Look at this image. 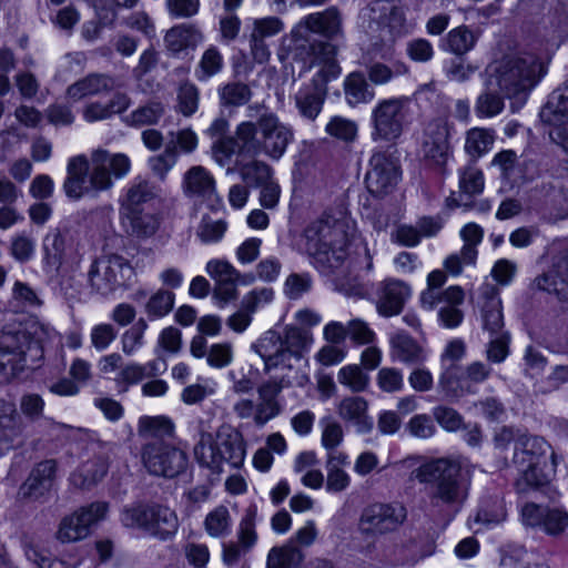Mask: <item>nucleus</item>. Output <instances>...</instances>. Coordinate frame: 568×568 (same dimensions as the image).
<instances>
[{
  "label": "nucleus",
  "mask_w": 568,
  "mask_h": 568,
  "mask_svg": "<svg viewBox=\"0 0 568 568\" xmlns=\"http://www.w3.org/2000/svg\"><path fill=\"white\" fill-rule=\"evenodd\" d=\"M303 235L306 252L322 266L336 268L348 255L356 225L346 206L337 204L311 222Z\"/></svg>",
  "instance_id": "obj_1"
},
{
  "label": "nucleus",
  "mask_w": 568,
  "mask_h": 568,
  "mask_svg": "<svg viewBox=\"0 0 568 568\" xmlns=\"http://www.w3.org/2000/svg\"><path fill=\"white\" fill-rule=\"evenodd\" d=\"M131 170V161L124 153L93 150L90 159L77 155L69 160L63 182L65 195L79 200L90 192L108 191L114 179H123Z\"/></svg>",
  "instance_id": "obj_2"
},
{
  "label": "nucleus",
  "mask_w": 568,
  "mask_h": 568,
  "mask_svg": "<svg viewBox=\"0 0 568 568\" xmlns=\"http://www.w3.org/2000/svg\"><path fill=\"white\" fill-rule=\"evenodd\" d=\"M420 484L429 485V499L434 506L459 509L469 496L471 475L458 459L436 458L415 470Z\"/></svg>",
  "instance_id": "obj_3"
},
{
  "label": "nucleus",
  "mask_w": 568,
  "mask_h": 568,
  "mask_svg": "<svg viewBox=\"0 0 568 568\" xmlns=\"http://www.w3.org/2000/svg\"><path fill=\"white\" fill-rule=\"evenodd\" d=\"M546 72L544 61L532 53L506 55L486 67L484 85L498 89L507 99L524 100Z\"/></svg>",
  "instance_id": "obj_4"
},
{
  "label": "nucleus",
  "mask_w": 568,
  "mask_h": 568,
  "mask_svg": "<svg viewBox=\"0 0 568 568\" xmlns=\"http://www.w3.org/2000/svg\"><path fill=\"white\" fill-rule=\"evenodd\" d=\"M51 329L36 318H30L0 336V383L9 382L27 366L42 356V342Z\"/></svg>",
  "instance_id": "obj_5"
},
{
  "label": "nucleus",
  "mask_w": 568,
  "mask_h": 568,
  "mask_svg": "<svg viewBox=\"0 0 568 568\" xmlns=\"http://www.w3.org/2000/svg\"><path fill=\"white\" fill-rule=\"evenodd\" d=\"M194 456L201 466L220 474L227 466L240 468L246 456V443L242 433L230 424H222L214 434L202 433L194 447Z\"/></svg>",
  "instance_id": "obj_6"
},
{
  "label": "nucleus",
  "mask_w": 568,
  "mask_h": 568,
  "mask_svg": "<svg viewBox=\"0 0 568 568\" xmlns=\"http://www.w3.org/2000/svg\"><path fill=\"white\" fill-rule=\"evenodd\" d=\"M235 135L241 141L243 151L264 153L273 160L283 156L294 138L292 128L272 112L261 114L256 123H240Z\"/></svg>",
  "instance_id": "obj_7"
},
{
  "label": "nucleus",
  "mask_w": 568,
  "mask_h": 568,
  "mask_svg": "<svg viewBox=\"0 0 568 568\" xmlns=\"http://www.w3.org/2000/svg\"><path fill=\"white\" fill-rule=\"evenodd\" d=\"M359 19L369 40L379 49H390L409 33L404 8L395 0L372 1L361 10Z\"/></svg>",
  "instance_id": "obj_8"
},
{
  "label": "nucleus",
  "mask_w": 568,
  "mask_h": 568,
  "mask_svg": "<svg viewBox=\"0 0 568 568\" xmlns=\"http://www.w3.org/2000/svg\"><path fill=\"white\" fill-rule=\"evenodd\" d=\"M312 343V336L298 327H286L283 335L268 331L255 345L256 353L264 361L265 369L292 368Z\"/></svg>",
  "instance_id": "obj_9"
},
{
  "label": "nucleus",
  "mask_w": 568,
  "mask_h": 568,
  "mask_svg": "<svg viewBox=\"0 0 568 568\" xmlns=\"http://www.w3.org/2000/svg\"><path fill=\"white\" fill-rule=\"evenodd\" d=\"M407 519L406 507L398 501H373L359 514L356 529L363 540L376 541L379 537L399 530Z\"/></svg>",
  "instance_id": "obj_10"
},
{
  "label": "nucleus",
  "mask_w": 568,
  "mask_h": 568,
  "mask_svg": "<svg viewBox=\"0 0 568 568\" xmlns=\"http://www.w3.org/2000/svg\"><path fill=\"white\" fill-rule=\"evenodd\" d=\"M491 367L483 362H473L463 369L456 364L445 366L438 377V388L448 399H458L476 394L477 385L491 375Z\"/></svg>",
  "instance_id": "obj_11"
},
{
  "label": "nucleus",
  "mask_w": 568,
  "mask_h": 568,
  "mask_svg": "<svg viewBox=\"0 0 568 568\" xmlns=\"http://www.w3.org/2000/svg\"><path fill=\"white\" fill-rule=\"evenodd\" d=\"M122 523L128 527H140L161 540L173 537L179 529L175 511L162 505L125 509L122 514Z\"/></svg>",
  "instance_id": "obj_12"
},
{
  "label": "nucleus",
  "mask_w": 568,
  "mask_h": 568,
  "mask_svg": "<svg viewBox=\"0 0 568 568\" xmlns=\"http://www.w3.org/2000/svg\"><path fill=\"white\" fill-rule=\"evenodd\" d=\"M145 469L153 476L175 478L186 470V453L163 439L146 443L141 452Z\"/></svg>",
  "instance_id": "obj_13"
},
{
  "label": "nucleus",
  "mask_w": 568,
  "mask_h": 568,
  "mask_svg": "<svg viewBox=\"0 0 568 568\" xmlns=\"http://www.w3.org/2000/svg\"><path fill=\"white\" fill-rule=\"evenodd\" d=\"M406 98L381 100L372 110V140L395 142L404 131L407 116Z\"/></svg>",
  "instance_id": "obj_14"
},
{
  "label": "nucleus",
  "mask_w": 568,
  "mask_h": 568,
  "mask_svg": "<svg viewBox=\"0 0 568 568\" xmlns=\"http://www.w3.org/2000/svg\"><path fill=\"white\" fill-rule=\"evenodd\" d=\"M400 179L402 169L397 156L387 151L372 154L365 174V184L372 195L382 197L390 194Z\"/></svg>",
  "instance_id": "obj_15"
},
{
  "label": "nucleus",
  "mask_w": 568,
  "mask_h": 568,
  "mask_svg": "<svg viewBox=\"0 0 568 568\" xmlns=\"http://www.w3.org/2000/svg\"><path fill=\"white\" fill-rule=\"evenodd\" d=\"M131 274V267L120 255H109L95 261L89 271L91 287L100 294H109L124 283L125 276Z\"/></svg>",
  "instance_id": "obj_16"
},
{
  "label": "nucleus",
  "mask_w": 568,
  "mask_h": 568,
  "mask_svg": "<svg viewBox=\"0 0 568 568\" xmlns=\"http://www.w3.org/2000/svg\"><path fill=\"white\" fill-rule=\"evenodd\" d=\"M108 508L106 503L95 501L64 517L59 525L57 538L61 542H74L85 538L90 534V527L104 518Z\"/></svg>",
  "instance_id": "obj_17"
},
{
  "label": "nucleus",
  "mask_w": 568,
  "mask_h": 568,
  "mask_svg": "<svg viewBox=\"0 0 568 568\" xmlns=\"http://www.w3.org/2000/svg\"><path fill=\"white\" fill-rule=\"evenodd\" d=\"M412 295L410 286L395 278H386L376 291V311L383 317H393L402 313Z\"/></svg>",
  "instance_id": "obj_18"
},
{
  "label": "nucleus",
  "mask_w": 568,
  "mask_h": 568,
  "mask_svg": "<svg viewBox=\"0 0 568 568\" xmlns=\"http://www.w3.org/2000/svg\"><path fill=\"white\" fill-rule=\"evenodd\" d=\"M447 276L444 271L435 270L427 276V287L420 294V304L426 310H434L440 303L460 305L464 302L465 293L460 286L453 285L439 291L446 283Z\"/></svg>",
  "instance_id": "obj_19"
},
{
  "label": "nucleus",
  "mask_w": 568,
  "mask_h": 568,
  "mask_svg": "<svg viewBox=\"0 0 568 568\" xmlns=\"http://www.w3.org/2000/svg\"><path fill=\"white\" fill-rule=\"evenodd\" d=\"M311 67H318V71L310 83L326 88L327 82L341 74V67L336 61V48L325 41L315 40L310 44Z\"/></svg>",
  "instance_id": "obj_20"
},
{
  "label": "nucleus",
  "mask_w": 568,
  "mask_h": 568,
  "mask_svg": "<svg viewBox=\"0 0 568 568\" xmlns=\"http://www.w3.org/2000/svg\"><path fill=\"white\" fill-rule=\"evenodd\" d=\"M423 159L433 168L445 171L449 158L448 131L445 125L435 123L428 126L422 144Z\"/></svg>",
  "instance_id": "obj_21"
},
{
  "label": "nucleus",
  "mask_w": 568,
  "mask_h": 568,
  "mask_svg": "<svg viewBox=\"0 0 568 568\" xmlns=\"http://www.w3.org/2000/svg\"><path fill=\"white\" fill-rule=\"evenodd\" d=\"M183 191L195 202H207L210 205L217 200L215 180L203 166L190 168L183 179Z\"/></svg>",
  "instance_id": "obj_22"
},
{
  "label": "nucleus",
  "mask_w": 568,
  "mask_h": 568,
  "mask_svg": "<svg viewBox=\"0 0 568 568\" xmlns=\"http://www.w3.org/2000/svg\"><path fill=\"white\" fill-rule=\"evenodd\" d=\"M57 464L53 459L40 462L31 470L27 480L19 489V496L37 500L47 494L53 484Z\"/></svg>",
  "instance_id": "obj_23"
},
{
  "label": "nucleus",
  "mask_w": 568,
  "mask_h": 568,
  "mask_svg": "<svg viewBox=\"0 0 568 568\" xmlns=\"http://www.w3.org/2000/svg\"><path fill=\"white\" fill-rule=\"evenodd\" d=\"M459 192H452V194L446 199V205L450 209H473L474 203L469 197L481 193L484 189V176L481 171L475 165H468L462 170L459 176Z\"/></svg>",
  "instance_id": "obj_24"
},
{
  "label": "nucleus",
  "mask_w": 568,
  "mask_h": 568,
  "mask_svg": "<svg viewBox=\"0 0 568 568\" xmlns=\"http://www.w3.org/2000/svg\"><path fill=\"white\" fill-rule=\"evenodd\" d=\"M551 446L541 437L521 434L515 442L514 462L520 466L548 464Z\"/></svg>",
  "instance_id": "obj_25"
},
{
  "label": "nucleus",
  "mask_w": 568,
  "mask_h": 568,
  "mask_svg": "<svg viewBox=\"0 0 568 568\" xmlns=\"http://www.w3.org/2000/svg\"><path fill=\"white\" fill-rule=\"evenodd\" d=\"M342 23L339 11L335 7H329L324 11L306 16L298 26L331 40L343 34Z\"/></svg>",
  "instance_id": "obj_26"
},
{
  "label": "nucleus",
  "mask_w": 568,
  "mask_h": 568,
  "mask_svg": "<svg viewBox=\"0 0 568 568\" xmlns=\"http://www.w3.org/2000/svg\"><path fill=\"white\" fill-rule=\"evenodd\" d=\"M481 304V323L483 328L490 335L506 333L504 328V315L501 310V301L497 290L490 284H484L480 287Z\"/></svg>",
  "instance_id": "obj_27"
},
{
  "label": "nucleus",
  "mask_w": 568,
  "mask_h": 568,
  "mask_svg": "<svg viewBox=\"0 0 568 568\" xmlns=\"http://www.w3.org/2000/svg\"><path fill=\"white\" fill-rule=\"evenodd\" d=\"M390 357L406 365H422L427 354L424 347L406 332L398 331L389 338Z\"/></svg>",
  "instance_id": "obj_28"
},
{
  "label": "nucleus",
  "mask_w": 568,
  "mask_h": 568,
  "mask_svg": "<svg viewBox=\"0 0 568 568\" xmlns=\"http://www.w3.org/2000/svg\"><path fill=\"white\" fill-rule=\"evenodd\" d=\"M338 416L351 423L359 434H367L373 429V419L368 416V402L361 396L344 397L337 405Z\"/></svg>",
  "instance_id": "obj_29"
},
{
  "label": "nucleus",
  "mask_w": 568,
  "mask_h": 568,
  "mask_svg": "<svg viewBox=\"0 0 568 568\" xmlns=\"http://www.w3.org/2000/svg\"><path fill=\"white\" fill-rule=\"evenodd\" d=\"M118 87L116 81L104 73H90L74 82L67 89V95L75 101L87 97L99 95L113 91Z\"/></svg>",
  "instance_id": "obj_30"
},
{
  "label": "nucleus",
  "mask_w": 568,
  "mask_h": 568,
  "mask_svg": "<svg viewBox=\"0 0 568 568\" xmlns=\"http://www.w3.org/2000/svg\"><path fill=\"white\" fill-rule=\"evenodd\" d=\"M540 119L549 129L568 124V81L550 93L540 111Z\"/></svg>",
  "instance_id": "obj_31"
},
{
  "label": "nucleus",
  "mask_w": 568,
  "mask_h": 568,
  "mask_svg": "<svg viewBox=\"0 0 568 568\" xmlns=\"http://www.w3.org/2000/svg\"><path fill=\"white\" fill-rule=\"evenodd\" d=\"M521 477L516 481V489L519 494H526L529 489H539L547 486L555 476L557 467V456L550 455L549 464L526 465Z\"/></svg>",
  "instance_id": "obj_32"
},
{
  "label": "nucleus",
  "mask_w": 568,
  "mask_h": 568,
  "mask_svg": "<svg viewBox=\"0 0 568 568\" xmlns=\"http://www.w3.org/2000/svg\"><path fill=\"white\" fill-rule=\"evenodd\" d=\"M281 392L282 385L278 382H267L258 387V403L256 404L255 415L256 426L265 425L281 413L282 408L277 399Z\"/></svg>",
  "instance_id": "obj_33"
},
{
  "label": "nucleus",
  "mask_w": 568,
  "mask_h": 568,
  "mask_svg": "<svg viewBox=\"0 0 568 568\" xmlns=\"http://www.w3.org/2000/svg\"><path fill=\"white\" fill-rule=\"evenodd\" d=\"M327 95V88L316 87L308 83L302 87L295 94V105L298 113L311 121H314L322 111Z\"/></svg>",
  "instance_id": "obj_34"
},
{
  "label": "nucleus",
  "mask_w": 568,
  "mask_h": 568,
  "mask_svg": "<svg viewBox=\"0 0 568 568\" xmlns=\"http://www.w3.org/2000/svg\"><path fill=\"white\" fill-rule=\"evenodd\" d=\"M108 473V463L103 457L87 460L70 475V484L81 490L94 487Z\"/></svg>",
  "instance_id": "obj_35"
},
{
  "label": "nucleus",
  "mask_w": 568,
  "mask_h": 568,
  "mask_svg": "<svg viewBox=\"0 0 568 568\" xmlns=\"http://www.w3.org/2000/svg\"><path fill=\"white\" fill-rule=\"evenodd\" d=\"M481 32L470 29L468 26H458L452 29L443 40V50L462 57L470 52L477 44Z\"/></svg>",
  "instance_id": "obj_36"
},
{
  "label": "nucleus",
  "mask_w": 568,
  "mask_h": 568,
  "mask_svg": "<svg viewBox=\"0 0 568 568\" xmlns=\"http://www.w3.org/2000/svg\"><path fill=\"white\" fill-rule=\"evenodd\" d=\"M43 263L50 271L58 272L65 262V235L55 227L48 232L42 243Z\"/></svg>",
  "instance_id": "obj_37"
},
{
  "label": "nucleus",
  "mask_w": 568,
  "mask_h": 568,
  "mask_svg": "<svg viewBox=\"0 0 568 568\" xmlns=\"http://www.w3.org/2000/svg\"><path fill=\"white\" fill-rule=\"evenodd\" d=\"M202 32L193 24H178L168 30L164 37L166 48L173 53L196 47L203 41Z\"/></svg>",
  "instance_id": "obj_38"
},
{
  "label": "nucleus",
  "mask_w": 568,
  "mask_h": 568,
  "mask_svg": "<svg viewBox=\"0 0 568 568\" xmlns=\"http://www.w3.org/2000/svg\"><path fill=\"white\" fill-rule=\"evenodd\" d=\"M536 287L554 294L560 302H568V271L552 266L534 281Z\"/></svg>",
  "instance_id": "obj_39"
},
{
  "label": "nucleus",
  "mask_w": 568,
  "mask_h": 568,
  "mask_svg": "<svg viewBox=\"0 0 568 568\" xmlns=\"http://www.w3.org/2000/svg\"><path fill=\"white\" fill-rule=\"evenodd\" d=\"M22 432V419L17 412L16 404L0 399V434L3 437L6 449L12 446L14 439L21 437Z\"/></svg>",
  "instance_id": "obj_40"
},
{
  "label": "nucleus",
  "mask_w": 568,
  "mask_h": 568,
  "mask_svg": "<svg viewBox=\"0 0 568 568\" xmlns=\"http://www.w3.org/2000/svg\"><path fill=\"white\" fill-rule=\"evenodd\" d=\"M304 558L303 551L288 542L271 548L267 554L266 568H300Z\"/></svg>",
  "instance_id": "obj_41"
},
{
  "label": "nucleus",
  "mask_w": 568,
  "mask_h": 568,
  "mask_svg": "<svg viewBox=\"0 0 568 568\" xmlns=\"http://www.w3.org/2000/svg\"><path fill=\"white\" fill-rule=\"evenodd\" d=\"M344 93L351 105L367 103L373 100L375 95L365 75L361 72H352L346 77L344 81Z\"/></svg>",
  "instance_id": "obj_42"
},
{
  "label": "nucleus",
  "mask_w": 568,
  "mask_h": 568,
  "mask_svg": "<svg viewBox=\"0 0 568 568\" xmlns=\"http://www.w3.org/2000/svg\"><path fill=\"white\" fill-rule=\"evenodd\" d=\"M232 524L229 508L220 505L206 514L203 527L211 538H224L231 532Z\"/></svg>",
  "instance_id": "obj_43"
},
{
  "label": "nucleus",
  "mask_w": 568,
  "mask_h": 568,
  "mask_svg": "<svg viewBox=\"0 0 568 568\" xmlns=\"http://www.w3.org/2000/svg\"><path fill=\"white\" fill-rule=\"evenodd\" d=\"M138 433L141 437L152 438V440L162 437H172L174 434V424L166 416H143L138 423Z\"/></svg>",
  "instance_id": "obj_44"
},
{
  "label": "nucleus",
  "mask_w": 568,
  "mask_h": 568,
  "mask_svg": "<svg viewBox=\"0 0 568 568\" xmlns=\"http://www.w3.org/2000/svg\"><path fill=\"white\" fill-rule=\"evenodd\" d=\"M126 221L130 234L136 237H150L154 235L160 226V220L155 214L129 209Z\"/></svg>",
  "instance_id": "obj_45"
},
{
  "label": "nucleus",
  "mask_w": 568,
  "mask_h": 568,
  "mask_svg": "<svg viewBox=\"0 0 568 568\" xmlns=\"http://www.w3.org/2000/svg\"><path fill=\"white\" fill-rule=\"evenodd\" d=\"M175 304V294L165 288H159L148 300L144 312L149 320L163 318L170 314Z\"/></svg>",
  "instance_id": "obj_46"
},
{
  "label": "nucleus",
  "mask_w": 568,
  "mask_h": 568,
  "mask_svg": "<svg viewBox=\"0 0 568 568\" xmlns=\"http://www.w3.org/2000/svg\"><path fill=\"white\" fill-rule=\"evenodd\" d=\"M256 507H248L239 523L235 535V541H237L242 547L250 551L256 546L258 540L256 530Z\"/></svg>",
  "instance_id": "obj_47"
},
{
  "label": "nucleus",
  "mask_w": 568,
  "mask_h": 568,
  "mask_svg": "<svg viewBox=\"0 0 568 568\" xmlns=\"http://www.w3.org/2000/svg\"><path fill=\"white\" fill-rule=\"evenodd\" d=\"M10 304L17 311H29L40 307L42 300L31 285L16 281L12 286Z\"/></svg>",
  "instance_id": "obj_48"
},
{
  "label": "nucleus",
  "mask_w": 568,
  "mask_h": 568,
  "mask_svg": "<svg viewBox=\"0 0 568 568\" xmlns=\"http://www.w3.org/2000/svg\"><path fill=\"white\" fill-rule=\"evenodd\" d=\"M219 98L222 106H241L252 98L250 87L243 82H229L219 89Z\"/></svg>",
  "instance_id": "obj_49"
},
{
  "label": "nucleus",
  "mask_w": 568,
  "mask_h": 568,
  "mask_svg": "<svg viewBox=\"0 0 568 568\" xmlns=\"http://www.w3.org/2000/svg\"><path fill=\"white\" fill-rule=\"evenodd\" d=\"M159 193L160 190L154 184L138 178L128 189L124 203L128 209H134V206L153 200Z\"/></svg>",
  "instance_id": "obj_50"
},
{
  "label": "nucleus",
  "mask_w": 568,
  "mask_h": 568,
  "mask_svg": "<svg viewBox=\"0 0 568 568\" xmlns=\"http://www.w3.org/2000/svg\"><path fill=\"white\" fill-rule=\"evenodd\" d=\"M504 95L498 89H489L485 85V91L476 100L475 111L479 116L491 118L504 110Z\"/></svg>",
  "instance_id": "obj_51"
},
{
  "label": "nucleus",
  "mask_w": 568,
  "mask_h": 568,
  "mask_svg": "<svg viewBox=\"0 0 568 568\" xmlns=\"http://www.w3.org/2000/svg\"><path fill=\"white\" fill-rule=\"evenodd\" d=\"M240 175L247 186L258 187L272 180V168L263 161L254 160L240 168Z\"/></svg>",
  "instance_id": "obj_52"
},
{
  "label": "nucleus",
  "mask_w": 568,
  "mask_h": 568,
  "mask_svg": "<svg viewBox=\"0 0 568 568\" xmlns=\"http://www.w3.org/2000/svg\"><path fill=\"white\" fill-rule=\"evenodd\" d=\"M337 381L353 393H362L369 385V376L356 364L342 367L337 373Z\"/></svg>",
  "instance_id": "obj_53"
},
{
  "label": "nucleus",
  "mask_w": 568,
  "mask_h": 568,
  "mask_svg": "<svg viewBox=\"0 0 568 568\" xmlns=\"http://www.w3.org/2000/svg\"><path fill=\"white\" fill-rule=\"evenodd\" d=\"M224 61L220 50L211 45L202 54L199 65L195 70L196 78L205 81L217 74L223 68Z\"/></svg>",
  "instance_id": "obj_54"
},
{
  "label": "nucleus",
  "mask_w": 568,
  "mask_h": 568,
  "mask_svg": "<svg viewBox=\"0 0 568 568\" xmlns=\"http://www.w3.org/2000/svg\"><path fill=\"white\" fill-rule=\"evenodd\" d=\"M493 143L491 131L475 128L467 132L465 150L470 156L479 158L491 148Z\"/></svg>",
  "instance_id": "obj_55"
},
{
  "label": "nucleus",
  "mask_w": 568,
  "mask_h": 568,
  "mask_svg": "<svg viewBox=\"0 0 568 568\" xmlns=\"http://www.w3.org/2000/svg\"><path fill=\"white\" fill-rule=\"evenodd\" d=\"M227 230L224 220H214L204 215L197 226L196 235L203 243H216L222 240Z\"/></svg>",
  "instance_id": "obj_56"
},
{
  "label": "nucleus",
  "mask_w": 568,
  "mask_h": 568,
  "mask_svg": "<svg viewBox=\"0 0 568 568\" xmlns=\"http://www.w3.org/2000/svg\"><path fill=\"white\" fill-rule=\"evenodd\" d=\"M36 240L26 232L19 233L11 239L10 254L19 263H27L34 256Z\"/></svg>",
  "instance_id": "obj_57"
},
{
  "label": "nucleus",
  "mask_w": 568,
  "mask_h": 568,
  "mask_svg": "<svg viewBox=\"0 0 568 568\" xmlns=\"http://www.w3.org/2000/svg\"><path fill=\"white\" fill-rule=\"evenodd\" d=\"M205 271L215 283L241 281L244 276L230 262L220 258L209 261Z\"/></svg>",
  "instance_id": "obj_58"
},
{
  "label": "nucleus",
  "mask_w": 568,
  "mask_h": 568,
  "mask_svg": "<svg viewBox=\"0 0 568 568\" xmlns=\"http://www.w3.org/2000/svg\"><path fill=\"white\" fill-rule=\"evenodd\" d=\"M148 324L140 318L135 325L126 329L121 336V348L126 356H132L143 345V337Z\"/></svg>",
  "instance_id": "obj_59"
},
{
  "label": "nucleus",
  "mask_w": 568,
  "mask_h": 568,
  "mask_svg": "<svg viewBox=\"0 0 568 568\" xmlns=\"http://www.w3.org/2000/svg\"><path fill=\"white\" fill-rule=\"evenodd\" d=\"M406 72L407 67L403 63H396L394 68H390L384 63L375 62L367 68L368 79L376 85L386 84L394 75L405 74Z\"/></svg>",
  "instance_id": "obj_60"
},
{
  "label": "nucleus",
  "mask_w": 568,
  "mask_h": 568,
  "mask_svg": "<svg viewBox=\"0 0 568 568\" xmlns=\"http://www.w3.org/2000/svg\"><path fill=\"white\" fill-rule=\"evenodd\" d=\"M376 384L384 393H397L404 388V376L396 367H383L377 372Z\"/></svg>",
  "instance_id": "obj_61"
},
{
  "label": "nucleus",
  "mask_w": 568,
  "mask_h": 568,
  "mask_svg": "<svg viewBox=\"0 0 568 568\" xmlns=\"http://www.w3.org/2000/svg\"><path fill=\"white\" fill-rule=\"evenodd\" d=\"M326 132L338 140L352 142L357 135V124L343 116H334L326 124Z\"/></svg>",
  "instance_id": "obj_62"
},
{
  "label": "nucleus",
  "mask_w": 568,
  "mask_h": 568,
  "mask_svg": "<svg viewBox=\"0 0 568 568\" xmlns=\"http://www.w3.org/2000/svg\"><path fill=\"white\" fill-rule=\"evenodd\" d=\"M200 94L192 83H183L178 92V109L184 116H191L199 108Z\"/></svg>",
  "instance_id": "obj_63"
},
{
  "label": "nucleus",
  "mask_w": 568,
  "mask_h": 568,
  "mask_svg": "<svg viewBox=\"0 0 568 568\" xmlns=\"http://www.w3.org/2000/svg\"><path fill=\"white\" fill-rule=\"evenodd\" d=\"M568 527V513L561 508H547L540 528L550 536L562 534Z\"/></svg>",
  "instance_id": "obj_64"
}]
</instances>
